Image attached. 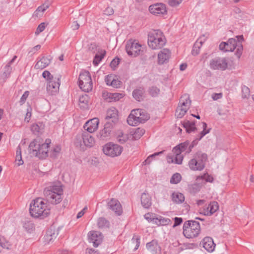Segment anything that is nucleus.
Listing matches in <instances>:
<instances>
[{"label": "nucleus", "mask_w": 254, "mask_h": 254, "mask_svg": "<svg viewBox=\"0 0 254 254\" xmlns=\"http://www.w3.org/2000/svg\"><path fill=\"white\" fill-rule=\"evenodd\" d=\"M29 212L33 217L44 218L49 215L50 210L47 201L42 198L38 197L31 202Z\"/></svg>", "instance_id": "1"}, {"label": "nucleus", "mask_w": 254, "mask_h": 254, "mask_svg": "<svg viewBox=\"0 0 254 254\" xmlns=\"http://www.w3.org/2000/svg\"><path fill=\"white\" fill-rule=\"evenodd\" d=\"M44 194L47 200L52 204H57L63 199V189L61 183H53L46 187L44 190Z\"/></svg>", "instance_id": "2"}, {"label": "nucleus", "mask_w": 254, "mask_h": 254, "mask_svg": "<svg viewBox=\"0 0 254 254\" xmlns=\"http://www.w3.org/2000/svg\"><path fill=\"white\" fill-rule=\"evenodd\" d=\"M189 141H186L174 147L172 151V153L167 156V159L169 163H175L177 164H181L182 163L184 156L182 153L185 152L186 154H189L190 152H188Z\"/></svg>", "instance_id": "3"}, {"label": "nucleus", "mask_w": 254, "mask_h": 254, "mask_svg": "<svg viewBox=\"0 0 254 254\" xmlns=\"http://www.w3.org/2000/svg\"><path fill=\"white\" fill-rule=\"evenodd\" d=\"M51 140L47 139L44 143L40 142V139H36L29 144V148L36 156L40 159H44L48 156V148Z\"/></svg>", "instance_id": "4"}, {"label": "nucleus", "mask_w": 254, "mask_h": 254, "mask_svg": "<svg viewBox=\"0 0 254 254\" xmlns=\"http://www.w3.org/2000/svg\"><path fill=\"white\" fill-rule=\"evenodd\" d=\"M166 40L163 32L160 30H154L148 33V45L153 50L161 49L165 46Z\"/></svg>", "instance_id": "5"}, {"label": "nucleus", "mask_w": 254, "mask_h": 254, "mask_svg": "<svg viewBox=\"0 0 254 254\" xmlns=\"http://www.w3.org/2000/svg\"><path fill=\"white\" fill-rule=\"evenodd\" d=\"M207 160V155L201 151H198L193 155V158L189 161L188 166L192 171H200L205 168Z\"/></svg>", "instance_id": "6"}, {"label": "nucleus", "mask_w": 254, "mask_h": 254, "mask_svg": "<svg viewBox=\"0 0 254 254\" xmlns=\"http://www.w3.org/2000/svg\"><path fill=\"white\" fill-rule=\"evenodd\" d=\"M210 67L213 70H225L234 69L235 65L233 60L227 58L216 57L210 61Z\"/></svg>", "instance_id": "7"}, {"label": "nucleus", "mask_w": 254, "mask_h": 254, "mask_svg": "<svg viewBox=\"0 0 254 254\" xmlns=\"http://www.w3.org/2000/svg\"><path fill=\"white\" fill-rule=\"evenodd\" d=\"M219 49L225 52H233L236 49L235 55L240 59L243 51V47L241 43H238L235 38H230L227 42H222L219 45Z\"/></svg>", "instance_id": "8"}, {"label": "nucleus", "mask_w": 254, "mask_h": 254, "mask_svg": "<svg viewBox=\"0 0 254 254\" xmlns=\"http://www.w3.org/2000/svg\"><path fill=\"white\" fill-rule=\"evenodd\" d=\"M200 232L199 222L194 220L186 221L183 225V234L188 239L197 237Z\"/></svg>", "instance_id": "9"}, {"label": "nucleus", "mask_w": 254, "mask_h": 254, "mask_svg": "<svg viewBox=\"0 0 254 254\" xmlns=\"http://www.w3.org/2000/svg\"><path fill=\"white\" fill-rule=\"evenodd\" d=\"M190 104L191 100L188 94L182 96L176 110L175 116L178 118H182L189 109Z\"/></svg>", "instance_id": "10"}, {"label": "nucleus", "mask_w": 254, "mask_h": 254, "mask_svg": "<svg viewBox=\"0 0 254 254\" xmlns=\"http://www.w3.org/2000/svg\"><path fill=\"white\" fill-rule=\"evenodd\" d=\"M78 82L79 87L82 91L89 92L92 89V81L89 71H84L80 73Z\"/></svg>", "instance_id": "11"}, {"label": "nucleus", "mask_w": 254, "mask_h": 254, "mask_svg": "<svg viewBox=\"0 0 254 254\" xmlns=\"http://www.w3.org/2000/svg\"><path fill=\"white\" fill-rule=\"evenodd\" d=\"M126 50L129 56L136 57L142 52V46L136 40L130 39L126 43Z\"/></svg>", "instance_id": "12"}, {"label": "nucleus", "mask_w": 254, "mask_h": 254, "mask_svg": "<svg viewBox=\"0 0 254 254\" xmlns=\"http://www.w3.org/2000/svg\"><path fill=\"white\" fill-rule=\"evenodd\" d=\"M103 153L107 156L115 157L120 156L123 148L121 146L113 142H108L103 146Z\"/></svg>", "instance_id": "13"}, {"label": "nucleus", "mask_w": 254, "mask_h": 254, "mask_svg": "<svg viewBox=\"0 0 254 254\" xmlns=\"http://www.w3.org/2000/svg\"><path fill=\"white\" fill-rule=\"evenodd\" d=\"M114 127V124L110 121L107 122L104 125V128L100 129L97 133V137L103 140H106L109 139Z\"/></svg>", "instance_id": "14"}, {"label": "nucleus", "mask_w": 254, "mask_h": 254, "mask_svg": "<svg viewBox=\"0 0 254 254\" xmlns=\"http://www.w3.org/2000/svg\"><path fill=\"white\" fill-rule=\"evenodd\" d=\"M143 113V110L141 109L132 110L127 119L128 125L131 126H137L139 124V117L141 116V113Z\"/></svg>", "instance_id": "15"}, {"label": "nucleus", "mask_w": 254, "mask_h": 254, "mask_svg": "<svg viewBox=\"0 0 254 254\" xmlns=\"http://www.w3.org/2000/svg\"><path fill=\"white\" fill-rule=\"evenodd\" d=\"M149 11L153 15H164L167 13L165 4L162 3H156L149 6Z\"/></svg>", "instance_id": "16"}, {"label": "nucleus", "mask_w": 254, "mask_h": 254, "mask_svg": "<svg viewBox=\"0 0 254 254\" xmlns=\"http://www.w3.org/2000/svg\"><path fill=\"white\" fill-rule=\"evenodd\" d=\"M60 86V78L55 77V79L49 80L47 84V91L50 95H54L58 93Z\"/></svg>", "instance_id": "17"}, {"label": "nucleus", "mask_w": 254, "mask_h": 254, "mask_svg": "<svg viewBox=\"0 0 254 254\" xmlns=\"http://www.w3.org/2000/svg\"><path fill=\"white\" fill-rule=\"evenodd\" d=\"M171 52L170 50L167 48H164L158 54L157 63L159 65H162L169 62L171 58Z\"/></svg>", "instance_id": "18"}, {"label": "nucleus", "mask_w": 254, "mask_h": 254, "mask_svg": "<svg viewBox=\"0 0 254 254\" xmlns=\"http://www.w3.org/2000/svg\"><path fill=\"white\" fill-rule=\"evenodd\" d=\"M146 248L151 254H161V247L156 239H153L147 243Z\"/></svg>", "instance_id": "19"}, {"label": "nucleus", "mask_w": 254, "mask_h": 254, "mask_svg": "<svg viewBox=\"0 0 254 254\" xmlns=\"http://www.w3.org/2000/svg\"><path fill=\"white\" fill-rule=\"evenodd\" d=\"M99 120L97 118H94L87 121L84 125L83 128L89 133L95 132L98 128Z\"/></svg>", "instance_id": "20"}, {"label": "nucleus", "mask_w": 254, "mask_h": 254, "mask_svg": "<svg viewBox=\"0 0 254 254\" xmlns=\"http://www.w3.org/2000/svg\"><path fill=\"white\" fill-rule=\"evenodd\" d=\"M89 242L92 243L94 247H97L102 242L101 233L98 231H90L88 233Z\"/></svg>", "instance_id": "21"}, {"label": "nucleus", "mask_w": 254, "mask_h": 254, "mask_svg": "<svg viewBox=\"0 0 254 254\" xmlns=\"http://www.w3.org/2000/svg\"><path fill=\"white\" fill-rule=\"evenodd\" d=\"M200 245L208 253H212L216 247L213 239L210 237H204L201 240Z\"/></svg>", "instance_id": "22"}, {"label": "nucleus", "mask_w": 254, "mask_h": 254, "mask_svg": "<svg viewBox=\"0 0 254 254\" xmlns=\"http://www.w3.org/2000/svg\"><path fill=\"white\" fill-rule=\"evenodd\" d=\"M107 206L118 215H121L123 212L122 205L117 199L111 198L108 202Z\"/></svg>", "instance_id": "23"}, {"label": "nucleus", "mask_w": 254, "mask_h": 254, "mask_svg": "<svg viewBox=\"0 0 254 254\" xmlns=\"http://www.w3.org/2000/svg\"><path fill=\"white\" fill-rule=\"evenodd\" d=\"M202 124L203 130L200 132L198 137H197L195 140L192 141L191 144L189 143L188 152H191L194 146L197 144L198 141L200 140L205 135L208 133L210 131V129H206L207 124L203 122Z\"/></svg>", "instance_id": "24"}, {"label": "nucleus", "mask_w": 254, "mask_h": 254, "mask_svg": "<svg viewBox=\"0 0 254 254\" xmlns=\"http://www.w3.org/2000/svg\"><path fill=\"white\" fill-rule=\"evenodd\" d=\"M59 234L58 231L52 227L49 228L44 236L45 243L49 244L55 240Z\"/></svg>", "instance_id": "25"}, {"label": "nucleus", "mask_w": 254, "mask_h": 254, "mask_svg": "<svg viewBox=\"0 0 254 254\" xmlns=\"http://www.w3.org/2000/svg\"><path fill=\"white\" fill-rule=\"evenodd\" d=\"M105 119L111 120V122L114 125L118 121V112L115 107H111L109 108L107 112Z\"/></svg>", "instance_id": "26"}, {"label": "nucleus", "mask_w": 254, "mask_h": 254, "mask_svg": "<svg viewBox=\"0 0 254 254\" xmlns=\"http://www.w3.org/2000/svg\"><path fill=\"white\" fill-rule=\"evenodd\" d=\"M51 59L47 57H43L38 60L35 65L36 69H43L47 67L51 63Z\"/></svg>", "instance_id": "27"}, {"label": "nucleus", "mask_w": 254, "mask_h": 254, "mask_svg": "<svg viewBox=\"0 0 254 254\" xmlns=\"http://www.w3.org/2000/svg\"><path fill=\"white\" fill-rule=\"evenodd\" d=\"M145 89L142 87L135 89L132 92V96L137 101H141L144 98Z\"/></svg>", "instance_id": "28"}, {"label": "nucleus", "mask_w": 254, "mask_h": 254, "mask_svg": "<svg viewBox=\"0 0 254 254\" xmlns=\"http://www.w3.org/2000/svg\"><path fill=\"white\" fill-rule=\"evenodd\" d=\"M83 143L86 147H92L95 144L94 138L88 133L84 132Z\"/></svg>", "instance_id": "29"}, {"label": "nucleus", "mask_w": 254, "mask_h": 254, "mask_svg": "<svg viewBox=\"0 0 254 254\" xmlns=\"http://www.w3.org/2000/svg\"><path fill=\"white\" fill-rule=\"evenodd\" d=\"M218 208L219 207L217 202H211L207 207L206 210H204V214L206 215L210 216L215 213L218 209Z\"/></svg>", "instance_id": "30"}, {"label": "nucleus", "mask_w": 254, "mask_h": 254, "mask_svg": "<svg viewBox=\"0 0 254 254\" xmlns=\"http://www.w3.org/2000/svg\"><path fill=\"white\" fill-rule=\"evenodd\" d=\"M17 58V56H14L13 58L9 62V63L5 66L3 69V72L1 75L3 78H7L9 77L11 70L12 67H11V64L14 62L15 59Z\"/></svg>", "instance_id": "31"}, {"label": "nucleus", "mask_w": 254, "mask_h": 254, "mask_svg": "<svg viewBox=\"0 0 254 254\" xmlns=\"http://www.w3.org/2000/svg\"><path fill=\"white\" fill-rule=\"evenodd\" d=\"M171 197L172 201L176 204L182 203L185 201L184 194L179 192H174Z\"/></svg>", "instance_id": "32"}, {"label": "nucleus", "mask_w": 254, "mask_h": 254, "mask_svg": "<svg viewBox=\"0 0 254 254\" xmlns=\"http://www.w3.org/2000/svg\"><path fill=\"white\" fill-rule=\"evenodd\" d=\"M106 51L103 49H99L96 54L93 63L94 65H98L106 55Z\"/></svg>", "instance_id": "33"}, {"label": "nucleus", "mask_w": 254, "mask_h": 254, "mask_svg": "<svg viewBox=\"0 0 254 254\" xmlns=\"http://www.w3.org/2000/svg\"><path fill=\"white\" fill-rule=\"evenodd\" d=\"M141 203L142 206L148 208L151 205V198L148 194L143 193L141 196Z\"/></svg>", "instance_id": "34"}, {"label": "nucleus", "mask_w": 254, "mask_h": 254, "mask_svg": "<svg viewBox=\"0 0 254 254\" xmlns=\"http://www.w3.org/2000/svg\"><path fill=\"white\" fill-rule=\"evenodd\" d=\"M89 99V96L86 94L80 96L79 98V105L80 108L83 109L88 108Z\"/></svg>", "instance_id": "35"}, {"label": "nucleus", "mask_w": 254, "mask_h": 254, "mask_svg": "<svg viewBox=\"0 0 254 254\" xmlns=\"http://www.w3.org/2000/svg\"><path fill=\"white\" fill-rule=\"evenodd\" d=\"M145 133V130L143 128L138 127L134 130L131 132V139L132 140H137L139 139Z\"/></svg>", "instance_id": "36"}, {"label": "nucleus", "mask_w": 254, "mask_h": 254, "mask_svg": "<svg viewBox=\"0 0 254 254\" xmlns=\"http://www.w3.org/2000/svg\"><path fill=\"white\" fill-rule=\"evenodd\" d=\"M44 128V125L42 123L39 122L32 125L31 130L35 134L41 133Z\"/></svg>", "instance_id": "37"}, {"label": "nucleus", "mask_w": 254, "mask_h": 254, "mask_svg": "<svg viewBox=\"0 0 254 254\" xmlns=\"http://www.w3.org/2000/svg\"><path fill=\"white\" fill-rule=\"evenodd\" d=\"M182 125L188 133L193 131L196 129L194 122H191L189 121H185L183 122Z\"/></svg>", "instance_id": "38"}, {"label": "nucleus", "mask_w": 254, "mask_h": 254, "mask_svg": "<svg viewBox=\"0 0 254 254\" xmlns=\"http://www.w3.org/2000/svg\"><path fill=\"white\" fill-rule=\"evenodd\" d=\"M171 220L167 218H165L159 216L154 219V224L157 225H167L171 223Z\"/></svg>", "instance_id": "39"}, {"label": "nucleus", "mask_w": 254, "mask_h": 254, "mask_svg": "<svg viewBox=\"0 0 254 254\" xmlns=\"http://www.w3.org/2000/svg\"><path fill=\"white\" fill-rule=\"evenodd\" d=\"M110 222L104 217H100L97 220V226L99 228L103 229L108 228Z\"/></svg>", "instance_id": "40"}, {"label": "nucleus", "mask_w": 254, "mask_h": 254, "mask_svg": "<svg viewBox=\"0 0 254 254\" xmlns=\"http://www.w3.org/2000/svg\"><path fill=\"white\" fill-rule=\"evenodd\" d=\"M15 162L18 166L23 164V161L22 159L21 156V148L20 145H18L16 148Z\"/></svg>", "instance_id": "41"}, {"label": "nucleus", "mask_w": 254, "mask_h": 254, "mask_svg": "<svg viewBox=\"0 0 254 254\" xmlns=\"http://www.w3.org/2000/svg\"><path fill=\"white\" fill-rule=\"evenodd\" d=\"M202 44L203 42L201 41H197L194 43L191 51V53L193 56H196L199 53V49Z\"/></svg>", "instance_id": "42"}, {"label": "nucleus", "mask_w": 254, "mask_h": 254, "mask_svg": "<svg viewBox=\"0 0 254 254\" xmlns=\"http://www.w3.org/2000/svg\"><path fill=\"white\" fill-rule=\"evenodd\" d=\"M11 245L9 241L6 240V239L0 235V246L3 249L9 250L10 248Z\"/></svg>", "instance_id": "43"}, {"label": "nucleus", "mask_w": 254, "mask_h": 254, "mask_svg": "<svg viewBox=\"0 0 254 254\" xmlns=\"http://www.w3.org/2000/svg\"><path fill=\"white\" fill-rule=\"evenodd\" d=\"M83 132H82V133H79L77 134L74 140L75 145L76 146L81 147L83 145Z\"/></svg>", "instance_id": "44"}, {"label": "nucleus", "mask_w": 254, "mask_h": 254, "mask_svg": "<svg viewBox=\"0 0 254 254\" xmlns=\"http://www.w3.org/2000/svg\"><path fill=\"white\" fill-rule=\"evenodd\" d=\"M148 91L152 97H155L160 94V90L157 87L152 86L149 88Z\"/></svg>", "instance_id": "45"}, {"label": "nucleus", "mask_w": 254, "mask_h": 254, "mask_svg": "<svg viewBox=\"0 0 254 254\" xmlns=\"http://www.w3.org/2000/svg\"><path fill=\"white\" fill-rule=\"evenodd\" d=\"M242 98L243 99H248L250 95V90L249 87L246 85L241 86Z\"/></svg>", "instance_id": "46"}, {"label": "nucleus", "mask_w": 254, "mask_h": 254, "mask_svg": "<svg viewBox=\"0 0 254 254\" xmlns=\"http://www.w3.org/2000/svg\"><path fill=\"white\" fill-rule=\"evenodd\" d=\"M48 7L49 5L46 4L39 6L35 11L34 15L36 16L41 15Z\"/></svg>", "instance_id": "47"}, {"label": "nucleus", "mask_w": 254, "mask_h": 254, "mask_svg": "<svg viewBox=\"0 0 254 254\" xmlns=\"http://www.w3.org/2000/svg\"><path fill=\"white\" fill-rule=\"evenodd\" d=\"M128 138V134H124L122 132L119 133L117 137L118 141L122 144L125 143Z\"/></svg>", "instance_id": "48"}, {"label": "nucleus", "mask_w": 254, "mask_h": 254, "mask_svg": "<svg viewBox=\"0 0 254 254\" xmlns=\"http://www.w3.org/2000/svg\"><path fill=\"white\" fill-rule=\"evenodd\" d=\"M181 175L179 173H176L172 176L170 183L172 184H177L181 181Z\"/></svg>", "instance_id": "49"}, {"label": "nucleus", "mask_w": 254, "mask_h": 254, "mask_svg": "<svg viewBox=\"0 0 254 254\" xmlns=\"http://www.w3.org/2000/svg\"><path fill=\"white\" fill-rule=\"evenodd\" d=\"M123 97V94L119 93H110L109 95V98L112 100L110 101H117Z\"/></svg>", "instance_id": "50"}, {"label": "nucleus", "mask_w": 254, "mask_h": 254, "mask_svg": "<svg viewBox=\"0 0 254 254\" xmlns=\"http://www.w3.org/2000/svg\"><path fill=\"white\" fill-rule=\"evenodd\" d=\"M163 153V151H160V152H156V153H155L153 154H151L150 155H149L147 158L146 159H145L143 162H142V164L143 165H147V164H149L152 160V157H156L157 156H158L159 155L162 154Z\"/></svg>", "instance_id": "51"}, {"label": "nucleus", "mask_w": 254, "mask_h": 254, "mask_svg": "<svg viewBox=\"0 0 254 254\" xmlns=\"http://www.w3.org/2000/svg\"><path fill=\"white\" fill-rule=\"evenodd\" d=\"M140 237L138 236L134 235L131 239V243L135 244L134 251L137 250L140 246Z\"/></svg>", "instance_id": "52"}, {"label": "nucleus", "mask_w": 254, "mask_h": 254, "mask_svg": "<svg viewBox=\"0 0 254 254\" xmlns=\"http://www.w3.org/2000/svg\"><path fill=\"white\" fill-rule=\"evenodd\" d=\"M42 76L47 80V82H49V80H52L55 79V77L51 74V73L48 70L44 71L42 73Z\"/></svg>", "instance_id": "53"}, {"label": "nucleus", "mask_w": 254, "mask_h": 254, "mask_svg": "<svg viewBox=\"0 0 254 254\" xmlns=\"http://www.w3.org/2000/svg\"><path fill=\"white\" fill-rule=\"evenodd\" d=\"M190 192L193 193H196L198 192L200 189V186L197 184H194L191 185L190 188Z\"/></svg>", "instance_id": "54"}, {"label": "nucleus", "mask_w": 254, "mask_h": 254, "mask_svg": "<svg viewBox=\"0 0 254 254\" xmlns=\"http://www.w3.org/2000/svg\"><path fill=\"white\" fill-rule=\"evenodd\" d=\"M149 115L147 112L143 110V113H141V116L139 117V124L144 123L149 119Z\"/></svg>", "instance_id": "55"}, {"label": "nucleus", "mask_w": 254, "mask_h": 254, "mask_svg": "<svg viewBox=\"0 0 254 254\" xmlns=\"http://www.w3.org/2000/svg\"><path fill=\"white\" fill-rule=\"evenodd\" d=\"M199 178L205 180L206 182L210 183H212L214 180L213 177L207 174H205L202 176L198 177L197 179Z\"/></svg>", "instance_id": "56"}, {"label": "nucleus", "mask_w": 254, "mask_h": 254, "mask_svg": "<svg viewBox=\"0 0 254 254\" xmlns=\"http://www.w3.org/2000/svg\"><path fill=\"white\" fill-rule=\"evenodd\" d=\"M47 25V24L45 22H42V23H40L38 25V27L37 28V29L35 31V34H39L40 33L43 31L45 30L46 26Z\"/></svg>", "instance_id": "57"}, {"label": "nucleus", "mask_w": 254, "mask_h": 254, "mask_svg": "<svg viewBox=\"0 0 254 254\" xmlns=\"http://www.w3.org/2000/svg\"><path fill=\"white\" fill-rule=\"evenodd\" d=\"M154 214L152 213H148L144 215V218L149 222H152L154 224V219L156 218L154 217Z\"/></svg>", "instance_id": "58"}, {"label": "nucleus", "mask_w": 254, "mask_h": 254, "mask_svg": "<svg viewBox=\"0 0 254 254\" xmlns=\"http://www.w3.org/2000/svg\"><path fill=\"white\" fill-rule=\"evenodd\" d=\"M112 84L111 85V86L114 88L120 87L122 84V82L118 79L116 78V76H115L114 79L112 80Z\"/></svg>", "instance_id": "59"}, {"label": "nucleus", "mask_w": 254, "mask_h": 254, "mask_svg": "<svg viewBox=\"0 0 254 254\" xmlns=\"http://www.w3.org/2000/svg\"><path fill=\"white\" fill-rule=\"evenodd\" d=\"M115 77L114 75L109 74L105 76V81L107 85L111 86L112 84V80Z\"/></svg>", "instance_id": "60"}, {"label": "nucleus", "mask_w": 254, "mask_h": 254, "mask_svg": "<svg viewBox=\"0 0 254 254\" xmlns=\"http://www.w3.org/2000/svg\"><path fill=\"white\" fill-rule=\"evenodd\" d=\"M182 0H169L168 3L170 6L175 7L179 5L181 2Z\"/></svg>", "instance_id": "61"}, {"label": "nucleus", "mask_w": 254, "mask_h": 254, "mask_svg": "<svg viewBox=\"0 0 254 254\" xmlns=\"http://www.w3.org/2000/svg\"><path fill=\"white\" fill-rule=\"evenodd\" d=\"M61 150L60 146H55L53 150V152L51 154V156L53 158L56 157L58 154H59Z\"/></svg>", "instance_id": "62"}, {"label": "nucleus", "mask_w": 254, "mask_h": 254, "mask_svg": "<svg viewBox=\"0 0 254 254\" xmlns=\"http://www.w3.org/2000/svg\"><path fill=\"white\" fill-rule=\"evenodd\" d=\"M28 95H29L28 91H26L24 92V93H23V94L20 98V99L19 101V103H20V105H22L25 102V101L26 100Z\"/></svg>", "instance_id": "63"}, {"label": "nucleus", "mask_w": 254, "mask_h": 254, "mask_svg": "<svg viewBox=\"0 0 254 254\" xmlns=\"http://www.w3.org/2000/svg\"><path fill=\"white\" fill-rule=\"evenodd\" d=\"M120 59L119 58L114 59L110 63V66L113 68H115L119 64Z\"/></svg>", "instance_id": "64"}]
</instances>
